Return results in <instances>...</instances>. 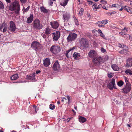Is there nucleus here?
<instances>
[{
	"instance_id": "f257e3e1",
	"label": "nucleus",
	"mask_w": 132,
	"mask_h": 132,
	"mask_svg": "<svg viewBox=\"0 0 132 132\" xmlns=\"http://www.w3.org/2000/svg\"><path fill=\"white\" fill-rule=\"evenodd\" d=\"M20 5L19 2L16 1H15L12 3L9 7V9L11 11H13L16 10L15 13L18 14L19 13L20 10Z\"/></svg>"
},
{
	"instance_id": "f03ea898",
	"label": "nucleus",
	"mask_w": 132,
	"mask_h": 132,
	"mask_svg": "<svg viewBox=\"0 0 132 132\" xmlns=\"http://www.w3.org/2000/svg\"><path fill=\"white\" fill-rule=\"evenodd\" d=\"M33 27L38 29H41L43 27L42 25L40 23V21L38 19H36L33 22Z\"/></svg>"
},
{
	"instance_id": "7ed1b4c3",
	"label": "nucleus",
	"mask_w": 132,
	"mask_h": 132,
	"mask_svg": "<svg viewBox=\"0 0 132 132\" xmlns=\"http://www.w3.org/2000/svg\"><path fill=\"white\" fill-rule=\"evenodd\" d=\"M119 47L124 48L122 50L119 51V53L121 54H125L127 55H129V53L128 51V48L127 46L124 45H121L119 44Z\"/></svg>"
},
{
	"instance_id": "20e7f679",
	"label": "nucleus",
	"mask_w": 132,
	"mask_h": 132,
	"mask_svg": "<svg viewBox=\"0 0 132 132\" xmlns=\"http://www.w3.org/2000/svg\"><path fill=\"white\" fill-rule=\"evenodd\" d=\"M77 35L75 33H69L67 38V41L68 42L73 41L77 38Z\"/></svg>"
},
{
	"instance_id": "39448f33",
	"label": "nucleus",
	"mask_w": 132,
	"mask_h": 132,
	"mask_svg": "<svg viewBox=\"0 0 132 132\" xmlns=\"http://www.w3.org/2000/svg\"><path fill=\"white\" fill-rule=\"evenodd\" d=\"M50 51L52 53L56 54L60 52L61 49L60 47L56 46H53L50 49Z\"/></svg>"
},
{
	"instance_id": "423d86ee",
	"label": "nucleus",
	"mask_w": 132,
	"mask_h": 132,
	"mask_svg": "<svg viewBox=\"0 0 132 132\" xmlns=\"http://www.w3.org/2000/svg\"><path fill=\"white\" fill-rule=\"evenodd\" d=\"M115 81V79L113 78L110 79L109 81V83L107 85V87L110 89H112L113 88H116L114 87Z\"/></svg>"
},
{
	"instance_id": "0eeeda50",
	"label": "nucleus",
	"mask_w": 132,
	"mask_h": 132,
	"mask_svg": "<svg viewBox=\"0 0 132 132\" xmlns=\"http://www.w3.org/2000/svg\"><path fill=\"white\" fill-rule=\"evenodd\" d=\"M53 40V41H57L59 38L60 33L59 31H56L52 33Z\"/></svg>"
},
{
	"instance_id": "6e6552de",
	"label": "nucleus",
	"mask_w": 132,
	"mask_h": 132,
	"mask_svg": "<svg viewBox=\"0 0 132 132\" xmlns=\"http://www.w3.org/2000/svg\"><path fill=\"white\" fill-rule=\"evenodd\" d=\"M52 68L55 71H58L60 70V67L58 61H56L55 62Z\"/></svg>"
},
{
	"instance_id": "1a4fd4ad",
	"label": "nucleus",
	"mask_w": 132,
	"mask_h": 132,
	"mask_svg": "<svg viewBox=\"0 0 132 132\" xmlns=\"http://www.w3.org/2000/svg\"><path fill=\"white\" fill-rule=\"evenodd\" d=\"M10 27L8 28V30L11 31H15L16 27L15 24L13 21H10Z\"/></svg>"
},
{
	"instance_id": "9d476101",
	"label": "nucleus",
	"mask_w": 132,
	"mask_h": 132,
	"mask_svg": "<svg viewBox=\"0 0 132 132\" xmlns=\"http://www.w3.org/2000/svg\"><path fill=\"white\" fill-rule=\"evenodd\" d=\"M80 43L81 46L84 47H87L88 45V40L84 38H82L80 41Z\"/></svg>"
},
{
	"instance_id": "9b49d317",
	"label": "nucleus",
	"mask_w": 132,
	"mask_h": 132,
	"mask_svg": "<svg viewBox=\"0 0 132 132\" xmlns=\"http://www.w3.org/2000/svg\"><path fill=\"white\" fill-rule=\"evenodd\" d=\"M102 59L101 57H97L94 58L93 59V62L96 65H98L102 61Z\"/></svg>"
},
{
	"instance_id": "f8f14e48",
	"label": "nucleus",
	"mask_w": 132,
	"mask_h": 132,
	"mask_svg": "<svg viewBox=\"0 0 132 132\" xmlns=\"http://www.w3.org/2000/svg\"><path fill=\"white\" fill-rule=\"evenodd\" d=\"M131 89V85L129 84L126 85L125 87L122 89L123 92L125 93H127L129 92Z\"/></svg>"
},
{
	"instance_id": "ddd939ff",
	"label": "nucleus",
	"mask_w": 132,
	"mask_h": 132,
	"mask_svg": "<svg viewBox=\"0 0 132 132\" xmlns=\"http://www.w3.org/2000/svg\"><path fill=\"white\" fill-rule=\"evenodd\" d=\"M40 44L36 41L33 42L31 45V47L35 49L36 50H38L39 48Z\"/></svg>"
},
{
	"instance_id": "4468645a",
	"label": "nucleus",
	"mask_w": 132,
	"mask_h": 132,
	"mask_svg": "<svg viewBox=\"0 0 132 132\" xmlns=\"http://www.w3.org/2000/svg\"><path fill=\"white\" fill-rule=\"evenodd\" d=\"M7 28V25L5 23H3L0 26V30L3 32H5Z\"/></svg>"
},
{
	"instance_id": "2eb2a0df",
	"label": "nucleus",
	"mask_w": 132,
	"mask_h": 132,
	"mask_svg": "<svg viewBox=\"0 0 132 132\" xmlns=\"http://www.w3.org/2000/svg\"><path fill=\"white\" fill-rule=\"evenodd\" d=\"M132 66V58L128 59L126 61V63L125 65V67H129Z\"/></svg>"
},
{
	"instance_id": "dca6fc26",
	"label": "nucleus",
	"mask_w": 132,
	"mask_h": 132,
	"mask_svg": "<svg viewBox=\"0 0 132 132\" xmlns=\"http://www.w3.org/2000/svg\"><path fill=\"white\" fill-rule=\"evenodd\" d=\"M96 52L94 50H90L88 53V56L91 58L96 56Z\"/></svg>"
},
{
	"instance_id": "f3484780",
	"label": "nucleus",
	"mask_w": 132,
	"mask_h": 132,
	"mask_svg": "<svg viewBox=\"0 0 132 132\" xmlns=\"http://www.w3.org/2000/svg\"><path fill=\"white\" fill-rule=\"evenodd\" d=\"M63 18L64 21H67L70 18V14L67 12H64L63 13Z\"/></svg>"
},
{
	"instance_id": "a211bd4d",
	"label": "nucleus",
	"mask_w": 132,
	"mask_h": 132,
	"mask_svg": "<svg viewBox=\"0 0 132 132\" xmlns=\"http://www.w3.org/2000/svg\"><path fill=\"white\" fill-rule=\"evenodd\" d=\"M44 65L46 67H47L50 64V59L48 58H46L44 60Z\"/></svg>"
},
{
	"instance_id": "6ab92c4d",
	"label": "nucleus",
	"mask_w": 132,
	"mask_h": 132,
	"mask_svg": "<svg viewBox=\"0 0 132 132\" xmlns=\"http://www.w3.org/2000/svg\"><path fill=\"white\" fill-rule=\"evenodd\" d=\"M51 24L52 28L54 29L57 28L59 26L58 23L56 21L51 22Z\"/></svg>"
},
{
	"instance_id": "aec40b11",
	"label": "nucleus",
	"mask_w": 132,
	"mask_h": 132,
	"mask_svg": "<svg viewBox=\"0 0 132 132\" xmlns=\"http://www.w3.org/2000/svg\"><path fill=\"white\" fill-rule=\"evenodd\" d=\"M35 73H34L32 75L30 76H26V78L27 79L31 80H34L35 79Z\"/></svg>"
},
{
	"instance_id": "412c9836",
	"label": "nucleus",
	"mask_w": 132,
	"mask_h": 132,
	"mask_svg": "<svg viewBox=\"0 0 132 132\" xmlns=\"http://www.w3.org/2000/svg\"><path fill=\"white\" fill-rule=\"evenodd\" d=\"M33 19V15L32 14H31L29 17L27 18V22L28 23H30L32 22Z\"/></svg>"
},
{
	"instance_id": "4be33fe9",
	"label": "nucleus",
	"mask_w": 132,
	"mask_h": 132,
	"mask_svg": "<svg viewBox=\"0 0 132 132\" xmlns=\"http://www.w3.org/2000/svg\"><path fill=\"white\" fill-rule=\"evenodd\" d=\"M52 31V29L49 27H47L45 29V32L46 35L50 34Z\"/></svg>"
},
{
	"instance_id": "5701e85b",
	"label": "nucleus",
	"mask_w": 132,
	"mask_h": 132,
	"mask_svg": "<svg viewBox=\"0 0 132 132\" xmlns=\"http://www.w3.org/2000/svg\"><path fill=\"white\" fill-rule=\"evenodd\" d=\"M74 48V47H73L72 48H70V49L67 51L65 54V55L68 58H69L71 56V54H70L69 53Z\"/></svg>"
},
{
	"instance_id": "b1692460",
	"label": "nucleus",
	"mask_w": 132,
	"mask_h": 132,
	"mask_svg": "<svg viewBox=\"0 0 132 132\" xmlns=\"http://www.w3.org/2000/svg\"><path fill=\"white\" fill-rule=\"evenodd\" d=\"M19 77L18 75L16 73L12 75L11 77V78L12 80H14L17 79Z\"/></svg>"
},
{
	"instance_id": "393cba45",
	"label": "nucleus",
	"mask_w": 132,
	"mask_h": 132,
	"mask_svg": "<svg viewBox=\"0 0 132 132\" xmlns=\"http://www.w3.org/2000/svg\"><path fill=\"white\" fill-rule=\"evenodd\" d=\"M79 119L80 122L82 123L85 122L86 120V119L85 118L81 116L79 117Z\"/></svg>"
},
{
	"instance_id": "a878e982",
	"label": "nucleus",
	"mask_w": 132,
	"mask_h": 132,
	"mask_svg": "<svg viewBox=\"0 0 132 132\" xmlns=\"http://www.w3.org/2000/svg\"><path fill=\"white\" fill-rule=\"evenodd\" d=\"M69 0H62L61 5L63 6H64L66 5L67 4Z\"/></svg>"
},
{
	"instance_id": "bb28decb",
	"label": "nucleus",
	"mask_w": 132,
	"mask_h": 132,
	"mask_svg": "<svg viewBox=\"0 0 132 132\" xmlns=\"http://www.w3.org/2000/svg\"><path fill=\"white\" fill-rule=\"evenodd\" d=\"M80 56L79 54L76 52L74 53L73 54V56L75 59H78Z\"/></svg>"
},
{
	"instance_id": "cd10ccee",
	"label": "nucleus",
	"mask_w": 132,
	"mask_h": 132,
	"mask_svg": "<svg viewBox=\"0 0 132 132\" xmlns=\"http://www.w3.org/2000/svg\"><path fill=\"white\" fill-rule=\"evenodd\" d=\"M112 67L114 71H118L119 70V67L116 64L113 65L112 66Z\"/></svg>"
},
{
	"instance_id": "c85d7f7f",
	"label": "nucleus",
	"mask_w": 132,
	"mask_h": 132,
	"mask_svg": "<svg viewBox=\"0 0 132 132\" xmlns=\"http://www.w3.org/2000/svg\"><path fill=\"white\" fill-rule=\"evenodd\" d=\"M125 73L127 75H132V71L129 69H127L125 71Z\"/></svg>"
},
{
	"instance_id": "c756f323",
	"label": "nucleus",
	"mask_w": 132,
	"mask_h": 132,
	"mask_svg": "<svg viewBox=\"0 0 132 132\" xmlns=\"http://www.w3.org/2000/svg\"><path fill=\"white\" fill-rule=\"evenodd\" d=\"M40 9L44 13H46L48 12L47 10L44 7H41Z\"/></svg>"
},
{
	"instance_id": "7c9ffc66",
	"label": "nucleus",
	"mask_w": 132,
	"mask_h": 132,
	"mask_svg": "<svg viewBox=\"0 0 132 132\" xmlns=\"http://www.w3.org/2000/svg\"><path fill=\"white\" fill-rule=\"evenodd\" d=\"M97 24L98 26L100 27H104L103 25V24L101 22V21H98L97 23Z\"/></svg>"
},
{
	"instance_id": "2f4dec72",
	"label": "nucleus",
	"mask_w": 132,
	"mask_h": 132,
	"mask_svg": "<svg viewBox=\"0 0 132 132\" xmlns=\"http://www.w3.org/2000/svg\"><path fill=\"white\" fill-rule=\"evenodd\" d=\"M101 22L103 24V25L104 26V25L108 23V20H105L102 21H101Z\"/></svg>"
},
{
	"instance_id": "473e14b6",
	"label": "nucleus",
	"mask_w": 132,
	"mask_h": 132,
	"mask_svg": "<svg viewBox=\"0 0 132 132\" xmlns=\"http://www.w3.org/2000/svg\"><path fill=\"white\" fill-rule=\"evenodd\" d=\"M30 6H28V7H27V8H25V7H23V12H26L28 11V10L29 9Z\"/></svg>"
},
{
	"instance_id": "72a5a7b5",
	"label": "nucleus",
	"mask_w": 132,
	"mask_h": 132,
	"mask_svg": "<svg viewBox=\"0 0 132 132\" xmlns=\"http://www.w3.org/2000/svg\"><path fill=\"white\" fill-rule=\"evenodd\" d=\"M118 85L119 86H122L123 84V82L122 81H120L117 83Z\"/></svg>"
},
{
	"instance_id": "f704fd0d",
	"label": "nucleus",
	"mask_w": 132,
	"mask_h": 132,
	"mask_svg": "<svg viewBox=\"0 0 132 132\" xmlns=\"http://www.w3.org/2000/svg\"><path fill=\"white\" fill-rule=\"evenodd\" d=\"M4 8V6L3 3L0 1V10L3 9Z\"/></svg>"
},
{
	"instance_id": "c9c22d12",
	"label": "nucleus",
	"mask_w": 132,
	"mask_h": 132,
	"mask_svg": "<svg viewBox=\"0 0 132 132\" xmlns=\"http://www.w3.org/2000/svg\"><path fill=\"white\" fill-rule=\"evenodd\" d=\"M95 3H93V6L94 11H97V10H96V5H95Z\"/></svg>"
},
{
	"instance_id": "e433bc0d",
	"label": "nucleus",
	"mask_w": 132,
	"mask_h": 132,
	"mask_svg": "<svg viewBox=\"0 0 132 132\" xmlns=\"http://www.w3.org/2000/svg\"><path fill=\"white\" fill-rule=\"evenodd\" d=\"M116 13V12L115 11H113L110 12H108L107 13V14L108 15L110 16L112 14H115Z\"/></svg>"
},
{
	"instance_id": "4c0bfd02",
	"label": "nucleus",
	"mask_w": 132,
	"mask_h": 132,
	"mask_svg": "<svg viewBox=\"0 0 132 132\" xmlns=\"http://www.w3.org/2000/svg\"><path fill=\"white\" fill-rule=\"evenodd\" d=\"M74 19L75 20V24L77 25H79V23L78 21L77 20V19L75 17H74Z\"/></svg>"
},
{
	"instance_id": "58836bf2",
	"label": "nucleus",
	"mask_w": 132,
	"mask_h": 132,
	"mask_svg": "<svg viewBox=\"0 0 132 132\" xmlns=\"http://www.w3.org/2000/svg\"><path fill=\"white\" fill-rule=\"evenodd\" d=\"M100 36L102 37L103 38L105 39H106V38L105 37V36L104 35V34L102 33L101 34H100Z\"/></svg>"
},
{
	"instance_id": "ea45409f",
	"label": "nucleus",
	"mask_w": 132,
	"mask_h": 132,
	"mask_svg": "<svg viewBox=\"0 0 132 132\" xmlns=\"http://www.w3.org/2000/svg\"><path fill=\"white\" fill-rule=\"evenodd\" d=\"M50 106V109L51 110H53L55 108V106L54 105H53L52 104H51Z\"/></svg>"
},
{
	"instance_id": "a19ab883",
	"label": "nucleus",
	"mask_w": 132,
	"mask_h": 132,
	"mask_svg": "<svg viewBox=\"0 0 132 132\" xmlns=\"http://www.w3.org/2000/svg\"><path fill=\"white\" fill-rule=\"evenodd\" d=\"M122 31H125V32H125V34H126V32H127L128 31V28H127L126 27H125L124 28V29H122V30H121Z\"/></svg>"
},
{
	"instance_id": "79ce46f5",
	"label": "nucleus",
	"mask_w": 132,
	"mask_h": 132,
	"mask_svg": "<svg viewBox=\"0 0 132 132\" xmlns=\"http://www.w3.org/2000/svg\"><path fill=\"white\" fill-rule=\"evenodd\" d=\"M128 12L129 13H130L132 14V8L129 7Z\"/></svg>"
},
{
	"instance_id": "37998d69",
	"label": "nucleus",
	"mask_w": 132,
	"mask_h": 132,
	"mask_svg": "<svg viewBox=\"0 0 132 132\" xmlns=\"http://www.w3.org/2000/svg\"><path fill=\"white\" fill-rule=\"evenodd\" d=\"M67 97L68 100V104H69L70 103V98L69 96H67Z\"/></svg>"
},
{
	"instance_id": "c03bdc74",
	"label": "nucleus",
	"mask_w": 132,
	"mask_h": 132,
	"mask_svg": "<svg viewBox=\"0 0 132 132\" xmlns=\"http://www.w3.org/2000/svg\"><path fill=\"white\" fill-rule=\"evenodd\" d=\"M101 51L103 53H104L106 51L104 49L103 47H101Z\"/></svg>"
},
{
	"instance_id": "a18cd8bd",
	"label": "nucleus",
	"mask_w": 132,
	"mask_h": 132,
	"mask_svg": "<svg viewBox=\"0 0 132 132\" xmlns=\"http://www.w3.org/2000/svg\"><path fill=\"white\" fill-rule=\"evenodd\" d=\"M101 2L102 3H103L104 4H105L107 3V2L104 0H102L101 1Z\"/></svg>"
},
{
	"instance_id": "49530a36",
	"label": "nucleus",
	"mask_w": 132,
	"mask_h": 132,
	"mask_svg": "<svg viewBox=\"0 0 132 132\" xmlns=\"http://www.w3.org/2000/svg\"><path fill=\"white\" fill-rule=\"evenodd\" d=\"M129 7H127L126 6H125L124 7V9L126 11H127L128 12V9H129Z\"/></svg>"
},
{
	"instance_id": "de8ad7c7",
	"label": "nucleus",
	"mask_w": 132,
	"mask_h": 132,
	"mask_svg": "<svg viewBox=\"0 0 132 132\" xmlns=\"http://www.w3.org/2000/svg\"><path fill=\"white\" fill-rule=\"evenodd\" d=\"M84 10L83 9L81 8L80 9V11L79 13L80 14H82Z\"/></svg>"
},
{
	"instance_id": "09e8293b",
	"label": "nucleus",
	"mask_w": 132,
	"mask_h": 132,
	"mask_svg": "<svg viewBox=\"0 0 132 132\" xmlns=\"http://www.w3.org/2000/svg\"><path fill=\"white\" fill-rule=\"evenodd\" d=\"M119 33L122 35V36H123L124 35H126V34H125V32H119Z\"/></svg>"
},
{
	"instance_id": "8fccbe9b",
	"label": "nucleus",
	"mask_w": 132,
	"mask_h": 132,
	"mask_svg": "<svg viewBox=\"0 0 132 132\" xmlns=\"http://www.w3.org/2000/svg\"><path fill=\"white\" fill-rule=\"evenodd\" d=\"M108 76L109 78H111L113 77V75H112L111 73H110L108 74Z\"/></svg>"
},
{
	"instance_id": "3c124183",
	"label": "nucleus",
	"mask_w": 132,
	"mask_h": 132,
	"mask_svg": "<svg viewBox=\"0 0 132 132\" xmlns=\"http://www.w3.org/2000/svg\"><path fill=\"white\" fill-rule=\"evenodd\" d=\"M33 108L34 109H35V112L37 113V110L36 109L37 107L36 106L34 105L33 106Z\"/></svg>"
},
{
	"instance_id": "603ef678",
	"label": "nucleus",
	"mask_w": 132,
	"mask_h": 132,
	"mask_svg": "<svg viewBox=\"0 0 132 132\" xmlns=\"http://www.w3.org/2000/svg\"><path fill=\"white\" fill-rule=\"evenodd\" d=\"M101 6L102 5L101 4H100L97 7L96 10L99 9L101 7Z\"/></svg>"
},
{
	"instance_id": "864d4df0",
	"label": "nucleus",
	"mask_w": 132,
	"mask_h": 132,
	"mask_svg": "<svg viewBox=\"0 0 132 132\" xmlns=\"http://www.w3.org/2000/svg\"><path fill=\"white\" fill-rule=\"evenodd\" d=\"M121 5H119L118 4H116V7L117 8H119L120 7Z\"/></svg>"
},
{
	"instance_id": "5fc2aeb1",
	"label": "nucleus",
	"mask_w": 132,
	"mask_h": 132,
	"mask_svg": "<svg viewBox=\"0 0 132 132\" xmlns=\"http://www.w3.org/2000/svg\"><path fill=\"white\" fill-rule=\"evenodd\" d=\"M20 1L22 3H25L26 2V0H20Z\"/></svg>"
},
{
	"instance_id": "6e6d98bb",
	"label": "nucleus",
	"mask_w": 132,
	"mask_h": 132,
	"mask_svg": "<svg viewBox=\"0 0 132 132\" xmlns=\"http://www.w3.org/2000/svg\"><path fill=\"white\" fill-rule=\"evenodd\" d=\"M89 2V5H91L93 3L91 1H88Z\"/></svg>"
},
{
	"instance_id": "4d7b16f0",
	"label": "nucleus",
	"mask_w": 132,
	"mask_h": 132,
	"mask_svg": "<svg viewBox=\"0 0 132 132\" xmlns=\"http://www.w3.org/2000/svg\"><path fill=\"white\" fill-rule=\"evenodd\" d=\"M126 84V85H127L129 84H130L128 81V80H127L126 81H125Z\"/></svg>"
},
{
	"instance_id": "13d9d810",
	"label": "nucleus",
	"mask_w": 132,
	"mask_h": 132,
	"mask_svg": "<svg viewBox=\"0 0 132 132\" xmlns=\"http://www.w3.org/2000/svg\"><path fill=\"white\" fill-rule=\"evenodd\" d=\"M120 7H121V9H120L119 10L121 11H122L123 10V9L124 8V7H123V6H122L121 5Z\"/></svg>"
},
{
	"instance_id": "bf43d9fd",
	"label": "nucleus",
	"mask_w": 132,
	"mask_h": 132,
	"mask_svg": "<svg viewBox=\"0 0 132 132\" xmlns=\"http://www.w3.org/2000/svg\"><path fill=\"white\" fill-rule=\"evenodd\" d=\"M124 78L125 80V81H126L127 80H128V78H127L125 76H124Z\"/></svg>"
},
{
	"instance_id": "052dcab7",
	"label": "nucleus",
	"mask_w": 132,
	"mask_h": 132,
	"mask_svg": "<svg viewBox=\"0 0 132 132\" xmlns=\"http://www.w3.org/2000/svg\"><path fill=\"white\" fill-rule=\"evenodd\" d=\"M50 5H51L53 3V2L52 1V0H50Z\"/></svg>"
},
{
	"instance_id": "680f3d73",
	"label": "nucleus",
	"mask_w": 132,
	"mask_h": 132,
	"mask_svg": "<svg viewBox=\"0 0 132 132\" xmlns=\"http://www.w3.org/2000/svg\"><path fill=\"white\" fill-rule=\"evenodd\" d=\"M116 4H113L112 5V7H116Z\"/></svg>"
},
{
	"instance_id": "e2e57ef3",
	"label": "nucleus",
	"mask_w": 132,
	"mask_h": 132,
	"mask_svg": "<svg viewBox=\"0 0 132 132\" xmlns=\"http://www.w3.org/2000/svg\"><path fill=\"white\" fill-rule=\"evenodd\" d=\"M40 70H37L36 71V73L37 74L39 73H40Z\"/></svg>"
},
{
	"instance_id": "0e129e2a",
	"label": "nucleus",
	"mask_w": 132,
	"mask_h": 132,
	"mask_svg": "<svg viewBox=\"0 0 132 132\" xmlns=\"http://www.w3.org/2000/svg\"><path fill=\"white\" fill-rule=\"evenodd\" d=\"M5 1L7 2L8 3H9L11 2L10 0H5Z\"/></svg>"
},
{
	"instance_id": "69168bd1",
	"label": "nucleus",
	"mask_w": 132,
	"mask_h": 132,
	"mask_svg": "<svg viewBox=\"0 0 132 132\" xmlns=\"http://www.w3.org/2000/svg\"><path fill=\"white\" fill-rule=\"evenodd\" d=\"M98 32H100V34H101L102 33V31H101L100 29H98Z\"/></svg>"
},
{
	"instance_id": "338daca9",
	"label": "nucleus",
	"mask_w": 132,
	"mask_h": 132,
	"mask_svg": "<svg viewBox=\"0 0 132 132\" xmlns=\"http://www.w3.org/2000/svg\"><path fill=\"white\" fill-rule=\"evenodd\" d=\"M74 108L75 110H77V106H75Z\"/></svg>"
},
{
	"instance_id": "774afa93",
	"label": "nucleus",
	"mask_w": 132,
	"mask_h": 132,
	"mask_svg": "<svg viewBox=\"0 0 132 132\" xmlns=\"http://www.w3.org/2000/svg\"><path fill=\"white\" fill-rule=\"evenodd\" d=\"M130 4L131 5H132V1H130Z\"/></svg>"
}]
</instances>
